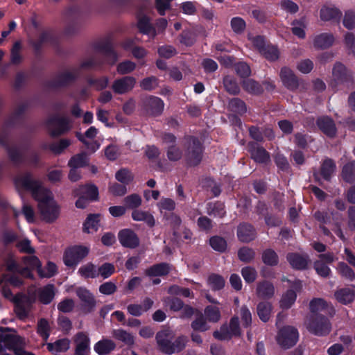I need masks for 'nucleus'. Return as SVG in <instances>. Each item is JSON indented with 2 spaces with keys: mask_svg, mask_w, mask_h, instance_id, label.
<instances>
[{
  "mask_svg": "<svg viewBox=\"0 0 355 355\" xmlns=\"http://www.w3.org/2000/svg\"><path fill=\"white\" fill-rule=\"evenodd\" d=\"M336 168L335 162L330 158H326L322 163L320 167V174L326 180H329L332 174Z\"/></svg>",
  "mask_w": 355,
  "mask_h": 355,
  "instance_id": "a19ab883",
  "label": "nucleus"
},
{
  "mask_svg": "<svg viewBox=\"0 0 355 355\" xmlns=\"http://www.w3.org/2000/svg\"><path fill=\"white\" fill-rule=\"evenodd\" d=\"M31 309V302L29 298L22 297L15 300V312L20 320L26 319Z\"/></svg>",
  "mask_w": 355,
  "mask_h": 355,
  "instance_id": "b1692460",
  "label": "nucleus"
},
{
  "mask_svg": "<svg viewBox=\"0 0 355 355\" xmlns=\"http://www.w3.org/2000/svg\"><path fill=\"white\" fill-rule=\"evenodd\" d=\"M119 240L120 243L125 248H135L139 245V239L137 235L131 230L124 229L119 232Z\"/></svg>",
  "mask_w": 355,
  "mask_h": 355,
  "instance_id": "6ab92c4d",
  "label": "nucleus"
},
{
  "mask_svg": "<svg viewBox=\"0 0 355 355\" xmlns=\"http://www.w3.org/2000/svg\"><path fill=\"white\" fill-rule=\"evenodd\" d=\"M96 51L103 54L107 59V63L114 64L118 60V55L114 50L110 40H104L98 42L95 45Z\"/></svg>",
  "mask_w": 355,
  "mask_h": 355,
  "instance_id": "a211bd4d",
  "label": "nucleus"
},
{
  "mask_svg": "<svg viewBox=\"0 0 355 355\" xmlns=\"http://www.w3.org/2000/svg\"><path fill=\"white\" fill-rule=\"evenodd\" d=\"M55 287L53 284H48L37 290L39 300L44 304L51 303L55 297Z\"/></svg>",
  "mask_w": 355,
  "mask_h": 355,
  "instance_id": "f704fd0d",
  "label": "nucleus"
},
{
  "mask_svg": "<svg viewBox=\"0 0 355 355\" xmlns=\"http://www.w3.org/2000/svg\"><path fill=\"white\" fill-rule=\"evenodd\" d=\"M335 37L331 33H322L313 39V46L317 49H327L334 43Z\"/></svg>",
  "mask_w": 355,
  "mask_h": 355,
  "instance_id": "bb28decb",
  "label": "nucleus"
},
{
  "mask_svg": "<svg viewBox=\"0 0 355 355\" xmlns=\"http://www.w3.org/2000/svg\"><path fill=\"white\" fill-rule=\"evenodd\" d=\"M228 108L232 112L239 114H243L247 112V106L245 103L239 98H232L229 101Z\"/></svg>",
  "mask_w": 355,
  "mask_h": 355,
  "instance_id": "49530a36",
  "label": "nucleus"
},
{
  "mask_svg": "<svg viewBox=\"0 0 355 355\" xmlns=\"http://www.w3.org/2000/svg\"><path fill=\"white\" fill-rule=\"evenodd\" d=\"M164 105V102L161 98L148 96L142 100L141 109L145 114L156 116L162 113Z\"/></svg>",
  "mask_w": 355,
  "mask_h": 355,
  "instance_id": "ddd939ff",
  "label": "nucleus"
},
{
  "mask_svg": "<svg viewBox=\"0 0 355 355\" xmlns=\"http://www.w3.org/2000/svg\"><path fill=\"white\" fill-rule=\"evenodd\" d=\"M69 340L64 338L58 340L53 343H49L47 345V349L49 351L57 354L66 352L69 348Z\"/></svg>",
  "mask_w": 355,
  "mask_h": 355,
  "instance_id": "c03bdc74",
  "label": "nucleus"
},
{
  "mask_svg": "<svg viewBox=\"0 0 355 355\" xmlns=\"http://www.w3.org/2000/svg\"><path fill=\"white\" fill-rule=\"evenodd\" d=\"M132 218L135 221H144L150 227H154L155 220L153 216L148 211L135 209L132 213Z\"/></svg>",
  "mask_w": 355,
  "mask_h": 355,
  "instance_id": "58836bf2",
  "label": "nucleus"
},
{
  "mask_svg": "<svg viewBox=\"0 0 355 355\" xmlns=\"http://www.w3.org/2000/svg\"><path fill=\"white\" fill-rule=\"evenodd\" d=\"M241 335L239 320L238 316L232 317L230 323L223 324L220 329L213 334L216 339L220 340H230L232 337H239Z\"/></svg>",
  "mask_w": 355,
  "mask_h": 355,
  "instance_id": "0eeeda50",
  "label": "nucleus"
},
{
  "mask_svg": "<svg viewBox=\"0 0 355 355\" xmlns=\"http://www.w3.org/2000/svg\"><path fill=\"white\" fill-rule=\"evenodd\" d=\"M100 214H89L87 217L84 224L83 230L87 233L96 232L98 228Z\"/></svg>",
  "mask_w": 355,
  "mask_h": 355,
  "instance_id": "79ce46f5",
  "label": "nucleus"
},
{
  "mask_svg": "<svg viewBox=\"0 0 355 355\" xmlns=\"http://www.w3.org/2000/svg\"><path fill=\"white\" fill-rule=\"evenodd\" d=\"M79 274L84 278H96L97 277V269L94 264L92 263H87L82 266L78 269Z\"/></svg>",
  "mask_w": 355,
  "mask_h": 355,
  "instance_id": "603ef678",
  "label": "nucleus"
},
{
  "mask_svg": "<svg viewBox=\"0 0 355 355\" xmlns=\"http://www.w3.org/2000/svg\"><path fill=\"white\" fill-rule=\"evenodd\" d=\"M171 270V266L165 262L154 264L145 270V274L149 277L165 276Z\"/></svg>",
  "mask_w": 355,
  "mask_h": 355,
  "instance_id": "7c9ffc66",
  "label": "nucleus"
},
{
  "mask_svg": "<svg viewBox=\"0 0 355 355\" xmlns=\"http://www.w3.org/2000/svg\"><path fill=\"white\" fill-rule=\"evenodd\" d=\"M136 84V78L132 76H123L116 79L112 89L116 94H125L132 90Z\"/></svg>",
  "mask_w": 355,
  "mask_h": 355,
  "instance_id": "f3484780",
  "label": "nucleus"
},
{
  "mask_svg": "<svg viewBox=\"0 0 355 355\" xmlns=\"http://www.w3.org/2000/svg\"><path fill=\"white\" fill-rule=\"evenodd\" d=\"M276 340L282 348L288 349L296 344L298 331L293 327H284L278 331Z\"/></svg>",
  "mask_w": 355,
  "mask_h": 355,
  "instance_id": "9b49d317",
  "label": "nucleus"
},
{
  "mask_svg": "<svg viewBox=\"0 0 355 355\" xmlns=\"http://www.w3.org/2000/svg\"><path fill=\"white\" fill-rule=\"evenodd\" d=\"M56 43V37L53 31L51 29L43 31L38 39L34 42L33 46L36 50H39L42 45L49 44H55Z\"/></svg>",
  "mask_w": 355,
  "mask_h": 355,
  "instance_id": "2f4dec72",
  "label": "nucleus"
},
{
  "mask_svg": "<svg viewBox=\"0 0 355 355\" xmlns=\"http://www.w3.org/2000/svg\"><path fill=\"white\" fill-rule=\"evenodd\" d=\"M191 327L194 331L204 332L209 329L207 325L206 319L202 314L198 315L191 324Z\"/></svg>",
  "mask_w": 355,
  "mask_h": 355,
  "instance_id": "052dcab7",
  "label": "nucleus"
},
{
  "mask_svg": "<svg viewBox=\"0 0 355 355\" xmlns=\"http://www.w3.org/2000/svg\"><path fill=\"white\" fill-rule=\"evenodd\" d=\"M116 348L115 342L110 338H103L94 346V351L98 355H108Z\"/></svg>",
  "mask_w": 355,
  "mask_h": 355,
  "instance_id": "cd10ccee",
  "label": "nucleus"
},
{
  "mask_svg": "<svg viewBox=\"0 0 355 355\" xmlns=\"http://www.w3.org/2000/svg\"><path fill=\"white\" fill-rule=\"evenodd\" d=\"M79 74L78 69H67L57 75L52 80L48 83L49 88L64 87L75 80Z\"/></svg>",
  "mask_w": 355,
  "mask_h": 355,
  "instance_id": "4468645a",
  "label": "nucleus"
},
{
  "mask_svg": "<svg viewBox=\"0 0 355 355\" xmlns=\"http://www.w3.org/2000/svg\"><path fill=\"white\" fill-rule=\"evenodd\" d=\"M334 297L338 302L343 304H347L354 301L355 293L350 288H343L337 290L334 293Z\"/></svg>",
  "mask_w": 355,
  "mask_h": 355,
  "instance_id": "473e14b6",
  "label": "nucleus"
},
{
  "mask_svg": "<svg viewBox=\"0 0 355 355\" xmlns=\"http://www.w3.org/2000/svg\"><path fill=\"white\" fill-rule=\"evenodd\" d=\"M272 309L270 302L266 301L260 302L257 306V313L259 319L263 322L269 321Z\"/></svg>",
  "mask_w": 355,
  "mask_h": 355,
  "instance_id": "c9c22d12",
  "label": "nucleus"
},
{
  "mask_svg": "<svg viewBox=\"0 0 355 355\" xmlns=\"http://www.w3.org/2000/svg\"><path fill=\"white\" fill-rule=\"evenodd\" d=\"M316 124L319 129L327 137L334 138L337 133V129L334 120L329 116H322L317 119Z\"/></svg>",
  "mask_w": 355,
  "mask_h": 355,
  "instance_id": "4be33fe9",
  "label": "nucleus"
},
{
  "mask_svg": "<svg viewBox=\"0 0 355 355\" xmlns=\"http://www.w3.org/2000/svg\"><path fill=\"white\" fill-rule=\"evenodd\" d=\"M261 53L270 61H275L279 57L278 49L272 45H266Z\"/></svg>",
  "mask_w": 355,
  "mask_h": 355,
  "instance_id": "338daca9",
  "label": "nucleus"
},
{
  "mask_svg": "<svg viewBox=\"0 0 355 355\" xmlns=\"http://www.w3.org/2000/svg\"><path fill=\"white\" fill-rule=\"evenodd\" d=\"M275 293V288L272 283L268 281H261L257 283L256 294L261 299H270Z\"/></svg>",
  "mask_w": 355,
  "mask_h": 355,
  "instance_id": "c756f323",
  "label": "nucleus"
},
{
  "mask_svg": "<svg viewBox=\"0 0 355 355\" xmlns=\"http://www.w3.org/2000/svg\"><path fill=\"white\" fill-rule=\"evenodd\" d=\"M75 292L80 301V310L81 312L84 314H88L94 311L96 300L94 295L84 287H78Z\"/></svg>",
  "mask_w": 355,
  "mask_h": 355,
  "instance_id": "9d476101",
  "label": "nucleus"
},
{
  "mask_svg": "<svg viewBox=\"0 0 355 355\" xmlns=\"http://www.w3.org/2000/svg\"><path fill=\"white\" fill-rule=\"evenodd\" d=\"M244 91L252 95H259L263 93L262 86L256 80L252 78H245L241 82Z\"/></svg>",
  "mask_w": 355,
  "mask_h": 355,
  "instance_id": "72a5a7b5",
  "label": "nucleus"
},
{
  "mask_svg": "<svg viewBox=\"0 0 355 355\" xmlns=\"http://www.w3.org/2000/svg\"><path fill=\"white\" fill-rule=\"evenodd\" d=\"M341 16V11L334 6H323L320 11V17L324 21H339Z\"/></svg>",
  "mask_w": 355,
  "mask_h": 355,
  "instance_id": "c85d7f7f",
  "label": "nucleus"
},
{
  "mask_svg": "<svg viewBox=\"0 0 355 355\" xmlns=\"http://www.w3.org/2000/svg\"><path fill=\"white\" fill-rule=\"evenodd\" d=\"M89 248L85 246L76 245L66 250L64 255V263L69 267H74L83 259L87 256Z\"/></svg>",
  "mask_w": 355,
  "mask_h": 355,
  "instance_id": "f8f14e48",
  "label": "nucleus"
},
{
  "mask_svg": "<svg viewBox=\"0 0 355 355\" xmlns=\"http://www.w3.org/2000/svg\"><path fill=\"white\" fill-rule=\"evenodd\" d=\"M263 262L268 266H274L277 265L279 259L277 253L272 249H266L261 255Z\"/></svg>",
  "mask_w": 355,
  "mask_h": 355,
  "instance_id": "864d4df0",
  "label": "nucleus"
},
{
  "mask_svg": "<svg viewBox=\"0 0 355 355\" xmlns=\"http://www.w3.org/2000/svg\"><path fill=\"white\" fill-rule=\"evenodd\" d=\"M286 259L291 266L296 270L306 269L309 262V257L307 254H302L297 252L287 254Z\"/></svg>",
  "mask_w": 355,
  "mask_h": 355,
  "instance_id": "5701e85b",
  "label": "nucleus"
},
{
  "mask_svg": "<svg viewBox=\"0 0 355 355\" xmlns=\"http://www.w3.org/2000/svg\"><path fill=\"white\" fill-rule=\"evenodd\" d=\"M89 163L87 155L85 153L77 154L73 156L69 161V166L71 168H81L87 166Z\"/></svg>",
  "mask_w": 355,
  "mask_h": 355,
  "instance_id": "de8ad7c7",
  "label": "nucleus"
},
{
  "mask_svg": "<svg viewBox=\"0 0 355 355\" xmlns=\"http://www.w3.org/2000/svg\"><path fill=\"white\" fill-rule=\"evenodd\" d=\"M112 337L127 346H132L135 344L134 336L122 329H114L112 332Z\"/></svg>",
  "mask_w": 355,
  "mask_h": 355,
  "instance_id": "4c0bfd02",
  "label": "nucleus"
},
{
  "mask_svg": "<svg viewBox=\"0 0 355 355\" xmlns=\"http://www.w3.org/2000/svg\"><path fill=\"white\" fill-rule=\"evenodd\" d=\"M163 301L165 304L169 307L170 310L174 312L180 311L184 304L183 301L178 297H167L164 298Z\"/></svg>",
  "mask_w": 355,
  "mask_h": 355,
  "instance_id": "69168bd1",
  "label": "nucleus"
},
{
  "mask_svg": "<svg viewBox=\"0 0 355 355\" xmlns=\"http://www.w3.org/2000/svg\"><path fill=\"white\" fill-rule=\"evenodd\" d=\"M202 184L203 188L207 190H210L214 196H219L221 192L220 185L210 178L203 179Z\"/></svg>",
  "mask_w": 355,
  "mask_h": 355,
  "instance_id": "bf43d9fd",
  "label": "nucleus"
},
{
  "mask_svg": "<svg viewBox=\"0 0 355 355\" xmlns=\"http://www.w3.org/2000/svg\"><path fill=\"white\" fill-rule=\"evenodd\" d=\"M209 244L214 250L220 252H225L227 246L226 241L223 237L218 236L211 237Z\"/></svg>",
  "mask_w": 355,
  "mask_h": 355,
  "instance_id": "13d9d810",
  "label": "nucleus"
},
{
  "mask_svg": "<svg viewBox=\"0 0 355 355\" xmlns=\"http://www.w3.org/2000/svg\"><path fill=\"white\" fill-rule=\"evenodd\" d=\"M279 76L283 85L290 90H295L299 87V80L294 72L288 67H284L281 69Z\"/></svg>",
  "mask_w": 355,
  "mask_h": 355,
  "instance_id": "aec40b11",
  "label": "nucleus"
},
{
  "mask_svg": "<svg viewBox=\"0 0 355 355\" xmlns=\"http://www.w3.org/2000/svg\"><path fill=\"white\" fill-rule=\"evenodd\" d=\"M75 355H87L89 352L90 340L84 332H79L74 336Z\"/></svg>",
  "mask_w": 355,
  "mask_h": 355,
  "instance_id": "412c9836",
  "label": "nucleus"
},
{
  "mask_svg": "<svg viewBox=\"0 0 355 355\" xmlns=\"http://www.w3.org/2000/svg\"><path fill=\"white\" fill-rule=\"evenodd\" d=\"M205 319L211 322H217L221 318L220 309L214 306H207L205 309Z\"/></svg>",
  "mask_w": 355,
  "mask_h": 355,
  "instance_id": "6e6d98bb",
  "label": "nucleus"
},
{
  "mask_svg": "<svg viewBox=\"0 0 355 355\" xmlns=\"http://www.w3.org/2000/svg\"><path fill=\"white\" fill-rule=\"evenodd\" d=\"M46 126L49 135L52 137L62 135L71 128L69 119L60 115H54L50 117L46 121Z\"/></svg>",
  "mask_w": 355,
  "mask_h": 355,
  "instance_id": "423d86ee",
  "label": "nucleus"
},
{
  "mask_svg": "<svg viewBox=\"0 0 355 355\" xmlns=\"http://www.w3.org/2000/svg\"><path fill=\"white\" fill-rule=\"evenodd\" d=\"M329 308V304L322 298H314L309 303L310 315L320 314Z\"/></svg>",
  "mask_w": 355,
  "mask_h": 355,
  "instance_id": "a18cd8bd",
  "label": "nucleus"
},
{
  "mask_svg": "<svg viewBox=\"0 0 355 355\" xmlns=\"http://www.w3.org/2000/svg\"><path fill=\"white\" fill-rule=\"evenodd\" d=\"M157 349L168 355L179 353L184 350L188 338L184 335L175 336L174 332L169 328H163L155 335Z\"/></svg>",
  "mask_w": 355,
  "mask_h": 355,
  "instance_id": "f257e3e1",
  "label": "nucleus"
},
{
  "mask_svg": "<svg viewBox=\"0 0 355 355\" xmlns=\"http://www.w3.org/2000/svg\"><path fill=\"white\" fill-rule=\"evenodd\" d=\"M162 143L166 145V157L170 162H178L183 157L182 149L176 144L177 138L171 134L165 132L161 137Z\"/></svg>",
  "mask_w": 355,
  "mask_h": 355,
  "instance_id": "1a4fd4ad",
  "label": "nucleus"
},
{
  "mask_svg": "<svg viewBox=\"0 0 355 355\" xmlns=\"http://www.w3.org/2000/svg\"><path fill=\"white\" fill-rule=\"evenodd\" d=\"M73 194L74 196H80L93 201L97 200L98 191L94 185H81L73 191Z\"/></svg>",
  "mask_w": 355,
  "mask_h": 355,
  "instance_id": "a878e982",
  "label": "nucleus"
},
{
  "mask_svg": "<svg viewBox=\"0 0 355 355\" xmlns=\"http://www.w3.org/2000/svg\"><path fill=\"white\" fill-rule=\"evenodd\" d=\"M184 158L190 166H196L202 161L203 148L200 140L193 136L184 137Z\"/></svg>",
  "mask_w": 355,
  "mask_h": 355,
  "instance_id": "20e7f679",
  "label": "nucleus"
},
{
  "mask_svg": "<svg viewBox=\"0 0 355 355\" xmlns=\"http://www.w3.org/2000/svg\"><path fill=\"white\" fill-rule=\"evenodd\" d=\"M255 252L248 247L241 248L238 250V258L244 263H250L255 257Z\"/></svg>",
  "mask_w": 355,
  "mask_h": 355,
  "instance_id": "5fc2aeb1",
  "label": "nucleus"
},
{
  "mask_svg": "<svg viewBox=\"0 0 355 355\" xmlns=\"http://www.w3.org/2000/svg\"><path fill=\"white\" fill-rule=\"evenodd\" d=\"M37 332L44 340L48 339L50 334V326L46 319L41 318L38 320Z\"/></svg>",
  "mask_w": 355,
  "mask_h": 355,
  "instance_id": "4d7b16f0",
  "label": "nucleus"
},
{
  "mask_svg": "<svg viewBox=\"0 0 355 355\" xmlns=\"http://www.w3.org/2000/svg\"><path fill=\"white\" fill-rule=\"evenodd\" d=\"M297 295L293 290H288L282 297L279 302L280 307L284 309H288L294 304L296 300Z\"/></svg>",
  "mask_w": 355,
  "mask_h": 355,
  "instance_id": "8fccbe9b",
  "label": "nucleus"
},
{
  "mask_svg": "<svg viewBox=\"0 0 355 355\" xmlns=\"http://www.w3.org/2000/svg\"><path fill=\"white\" fill-rule=\"evenodd\" d=\"M209 285L214 291L222 289L225 286L224 279L219 275L211 274L207 279Z\"/></svg>",
  "mask_w": 355,
  "mask_h": 355,
  "instance_id": "e2e57ef3",
  "label": "nucleus"
},
{
  "mask_svg": "<svg viewBox=\"0 0 355 355\" xmlns=\"http://www.w3.org/2000/svg\"><path fill=\"white\" fill-rule=\"evenodd\" d=\"M115 272V267L112 263H104L97 269V277L101 276L103 279L110 277Z\"/></svg>",
  "mask_w": 355,
  "mask_h": 355,
  "instance_id": "680f3d73",
  "label": "nucleus"
},
{
  "mask_svg": "<svg viewBox=\"0 0 355 355\" xmlns=\"http://www.w3.org/2000/svg\"><path fill=\"white\" fill-rule=\"evenodd\" d=\"M138 28L140 33L150 35L152 38H155L157 35V31L150 24V19L146 16H143L139 19Z\"/></svg>",
  "mask_w": 355,
  "mask_h": 355,
  "instance_id": "e433bc0d",
  "label": "nucleus"
},
{
  "mask_svg": "<svg viewBox=\"0 0 355 355\" xmlns=\"http://www.w3.org/2000/svg\"><path fill=\"white\" fill-rule=\"evenodd\" d=\"M307 330L318 336L328 335L331 329V325L324 315L322 314L309 315L305 322Z\"/></svg>",
  "mask_w": 355,
  "mask_h": 355,
  "instance_id": "39448f33",
  "label": "nucleus"
},
{
  "mask_svg": "<svg viewBox=\"0 0 355 355\" xmlns=\"http://www.w3.org/2000/svg\"><path fill=\"white\" fill-rule=\"evenodd\" d=\"M22 46L19 41H17L14 43L11 51H10V62L12 64H19L23 60L21 51Z\"/></svg>",
  "mask_w": 355,
  "mask_h": 355,
  "instance_id": "09e8293b",
  "label": "nucleus"
},
{
  "mask_svg": "<svg viewBox=\"0 0 355 355\" xmlns=\"http://www.w3.org/2000/svg\"><path fill=\"white\" fill-rule=\"evenodd\" d=\"M248 150L250 154V157L256 163L266 164L270 162L269 153L257 143L249 142Z\"/></svg>",
  "mask_w": 355,
  "mask_h": 355,
  "instance_id": "dca6fc26",
  "label": "nucleus"
},
{
  "mask_svg": "<svg viewBox=\"0 0 355 355\" xmlns=\"http://www.w3.org/2000/svg\"><path fill=\"white\" fill-rule=\"evenodd\" d=\"M237 236L241 242L248 243L256 237V231L252 225L241 223L237 227Z\"/></svg>",
  "mask_w": 355,
  "mask_h": 355,
  "instance_id": "393cba45",
  "label": "nucleus"
},
{
  "mask_svg": "<svg viewBox=\"0 0 355 355\" xmlns=\"http://www.w3.org/2000/svg\"><path fill=\"white\" fill-rule=\"evenodd\" d=\"M35 200L37 201V207L42 220L52 223L59 218L60 207L49 190H46Z\"/></svg>",
  "mask_w": 355,
  "mask_h": 355,
  "instance_id": "f03ea898",
  "label": "nucleus"
},
{
  "mask_svg": "<svg viewBox=\"0 0 355 355\" xmlns=\"http://www.w3.org/2000/svg\"><path fill=\"white\" fill-rule=\"evenodd\" d=\"M352 82V75L347 71L345 66L340 62H336L332 69V80L331 86L336 89H338L339 87H345Z\"/></svg>",
  "mask_w": 355,
  "mask_h": 355,
  "instance_id": "6e6552de",
  "label": "nucleus"
},
{
  "mask_svg": "<svg viewBox=\"0 0 355 355\" xmlns=\"http://www.w3.org/2000/svg\"><path fill=\"white\" fill-rule=\"evenodd\" d=\"M340 175L343 180L347 183L355 182V161L345 164L341 171Z\"/></svg>",
  "mask_w": 355,
  "mask_h": 355,
  "instance_id": "ea45409f",
  "label": "nucleus"
},
{
  "mask_svg": "<svg viewBox=\"0 0 355 355\" xmlns=\"http://www.w3.org/2000/svg\"><path fill=\"white\" fill-rule=\"evenodd\" d=\"M14 183L19 192L30 191L34 199L47 190L30 172L18 173L14 178Z\"/></svg>",
  "mask_w": 355,
  "mask_h": 355,
  "instance_id": "7ed1b4c3",
  "label": "nucleus"
},
{
  "mask_svg": "<svg viewBox=\"0 0 355 355\" xmlns=\"http://www.w3.org/2000/svg\"><path fill=\"white\" fill-rule=\"evenodd\" d=\"M343 23L346 28L349 30L354 29L355 28V11L347 10L345 12Z\"/></svg>",
  "mask_w": 355,
  "mask_h": 355,
  "instance_id": "774afa93",
  "label": "nucleus"
},
{
  "mask_svg": "<svg viewBox=\"0 0 355 355\" xmlns=\"http://www.w3.org/2000/svg\"><path fill=\"white\" fill-rule=\"evenodd\" d=\"M8 331L6 347L10 350H13L16 355H35L34 354L24 350L23 347L25 345L24 338L14 334Z\"/></svg>",
  "mask_w": 355,
  "mask_h": 355,
  "instance_id": "2eb2a0df",
  "label": "nucleus"
},
{
  "mask_svg": "<svg viewBox=\"0 0 355 355\" xmlns=\"http://www.w3.org/2000/svg\"><path fill=\"white\" fill-rule=\"evenodd\" d=\"M207 214L210 216L223 218L225 214V206L220 202L209 203L207 205Z\"/></svg>",
  "mask_w": 355,
  "mask_h": 355,
  "instance_id": "3c124183",
  "label": "nucleus"
},
{
  "mask_svg": "<svg viewBox=\"0 0 355 355\" xmlns=\"http://www.w3.org/2000/svg\"><path fill=\"white\" fill-rule=\"evenodd\" d=\"M236 73L244 79L251 75V69L250 66L244 62H239L234 65Z\"/></svg>",
  "mask_w": 355,
  "mask_h": 355,
  "instance_id": "0e129e2a",
  "label": "nucleus"
},
{
  "mask_svg": "<svg viewBox=\"0 0 355 355\" xmlns=\"http://www.w3.org/2000/svg\"><path fill=\"white\" fill-rule=\"evenodd\" d=\"M223 86L227 92L231 95H237L240 93V87L236 78L232 76L223 78Z\"/></svg>",
  "mask_w": 355,
  "mask_h": 355,
  "instance_id": "37998d69",
  "label": "nucleus"
}]
</instances>
